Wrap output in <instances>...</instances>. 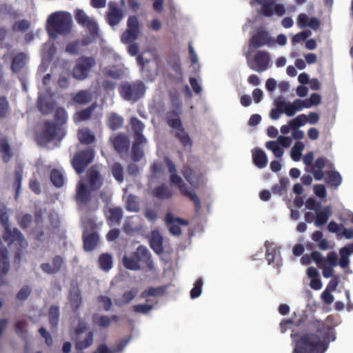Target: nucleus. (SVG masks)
<instances>
[{"mask_svg": "<svg viewBox=\"0 0 353 353\" xmlns=\"http://www.w3.org/2000/svg\"><path fill=\"white\" fill-rule=\"evenodd\" d=\"M78 139L82 143L89 144L94 141V135L86 128L80 129L77 133Z\"/></svg>", "mask_w": 353, "mask_h": 353, "instance_id": "58836bf2", "label": "nucleus"}, {"mask_svg": "<svg viewBox=\"0 0 353 353\" xmlns=\"http://www.w3.org/2000/svg\"><path fill=\"white\" fill-rule=\"evenodd\" d=\"M81 26L88 29L91 36V39H90L84 38L82 40L84 45H88L99 37V27L96 21L93 18L88 17V19L85 20Z\"/></svg>", "mask_w": 353, "mask_h": 353, "instance_id": "5701e85b", "label": "nucleus"}, {"mask_svg": "<svg viewBox=\"0 0 353 353\" xmlns=\"http://www.w3.org/2000/svg\"><path fill=\"white\" fill-rule=\"evenodd\" d=\"M137 61L139 65L141 67L143 74L150 78L148 74H145V72H149L150 68L148 65L150 63V61L148 59H145L142 55L137 57Z\"/></svg>", "mask_w": 353, "mask_h": 353, "instance_id": "0e129e2a", "label": "nucleus"}, {"mask_svg": "<svg viewBox=\"0 0 353 353\" xmlns=\"http://www.w3.org/2000/svg\"><path fill=\"white\" fill-rule=\"evenodd\" d=\"M168 123L170 127L172 128L175 136L179 139L183 146L190 147L192 143V140L188 134L182 128L179 119L177 117L172 119L170 116H168Z\"/></svg>", "mask_w": 353, "mask_h": 353, "instance_id": "2eb2a0df", "label": "nucleus"}, {"mask_svg": "<svg viewBox=\"0 0 353 353\" xmlns=\"http://www.w3.org/2000/svg\"><path fill=\"white\" fill-rule=\"evenodd\" d=\"M253 161L259 168H263L267 165L268 157L265 153L259 149H255L252 152Z\"/></svg>", "mask_w": 353, "mask_h": 353, "instance_id": "c9c22d12", "label": "nucleus"}, {"mask_svg": "<svg viewBox=\"0 0 353 353\" xmlns=\"http://www.w3.org/2000/svg\"><path fill=\"white\" fill-rule=\"evenodd\" d=\"M63 263V259L60 256H56L53 259L52 264L49 263H42L41 270L48 274H54L60 270Z\"/></svg>", "mask_w": 353, "mask_h": 353, "instance_id": "c85d7f7f", "label": "nucleus"}, {"mask_svg": "<svg viewBox=\"0 0 353 353\" xmlns=\"http://www.w3.org/2000/svg\"><path fill=\"white\" fill-rule=\"evenodd\" d=\"M0 274H6L10 270L8 262V252L6 249L0 251Z\"/></svg>", "mask_w": 353, "mask_h": 353, "instance_id": "37998d69", "label": "nucleus"}, {"mask_svg": "<svg viewBox=\"0 0 353 353\" xmlns=\"http://www.w3.org/2000/svg\"><path fill=\"white\" fill-rule=\"evenodd\" d=\"M81 298L77 290L72 291L69 295V301L71 307L76 310L81 303Z\"/></svg>", "mask_w": 353, "mask_h": 353, "instance_id": "864d4df0", "label": "nucleus"}, {"mask_svg": "<svg viewBox=\"0 0 353 353\" xmlns=\"http://www.w3.org/2000/svg\"><path fill=\"white\" fill-rule=\"evenodd\" d=\"M101 185V179L94 168L88 171L86 179L79 181L77 187V201L81 210L85 208L90 201L91 192L99 189Z\"/></svg>", "mask_w": 353, "mask_h": 353, "instance_id": "7ed1b4c3", "label": "nucleus"}, {"mask_svg": "<svg viewBox=\"0 0 353 353\" xmlns=\"http://www.w3.org/2000/svg\"><path fill=\"white\" fill-rule=\"evenodd\" d=\"M65 134L64 128L57 127L51 122H46L42 132L37 134L36 140L39 145H45L47 143L54 140L60 141Z\"/></svg>", "mask_w": 353, "mask_h": 353, "instance_id": "6e6552de", "label": "nucleus"}, {"mask_svg": "<svg viewBox=\"0 0 353 353\" xmlns=\"http://www.w3.org/2000/svg\"><path fill=\"white\" fill-rule=\"evenodd\" d=\"M99 263L103 270L108 271L112 267V256L108 254H103L99 257Z\"/></svg>", "mask_w": 353, "mask_h": 353, "instance_id": "09e8293b", "label": "nucleus"}, {"mask_svg": "<svg viewBox=\"0 0 353 353\" xmlns=\"http://www.w3.org/2000/svg\"><path fill=\"white\" fill-rule=\"evenodd\" d=\"M353 253V245L345 246L340 249V259L338 260L339 265L342 268H345L350 263L349 257Z\"/></svg>", "mask_w": 353, "mask_h": 353, "instance_id": "c756f323", "label": "nucleus"}, {"mask_svg": "<svg viewBox=\"0 0 353 353\" xmlns=\"http://www.w3.org/2000/svg\"><path fill=\"white\" fill-rule=\"evenodd\" d=\"M27 61L28 57L26 54L21 52L16 54L13 57L11 64L12 72H17L21 70L27 63Z\"/></svg>", "mask_w": 353, "mask_h": 353, "instance_id": "f704fd0d", "label": "nucleus"}, {"mask_svg": "<svg viewBox=\"0 0 353 353\" xmlns=\"http://www.w3.org/2000/svg\"><path fill=\"white\" fill-rule=\"evenodd\" d=\"M101 72L105 77L115 79L120 78L124 74V71L123 70L117 69L114 67L110 68L104 67L101 69Z\"/></svg>", "mask_w": 353, "mask_h": 353, "instance_id": "c03bdc74", "label": "nucleus"}, {"mask_svg": "<svg viewBox=\"0 0 353 353\" xmlns=\"http://www.w3.org/2000/svg\"><path fill=\"white\" fill-rule=\"evenodd\" d=\"M130 123L136 135V141L132 146V156L134 161L140 160L143 156V152L140 145L145 143V137L141 134L144 125L137 118H132Z\"/></svg>", "mask_w": 353, "mask_h": 353, "instance_id": "9d476101", "label": "nucleus"}, {"mask_svg": "<svg viewBox=\"0 0 353 353\" xmlns=\"http://www.w3.org/2000/svg\"><path fill=\"white\" fill-rule=\"evenodd\" d=\"M304 148L305 144L303 142H296L290 150V157L294 161H300Z\"/></svg>", "mask_w": 353, "mask_h": 353, "instance_id": "79ce46f5", "label": "nucleus"}, {"mask_svg": "<svg viewBox=\"0 0 353 353\" xmlns=\"http://www.w3.org/2000/svg\"><path fill=\"white\" fill-rule=\"evenodd\" d=\"M325 165V159L321 157L316 160L314 165L312 166L309 172H312L314 179L321 181L324 176L322 169Z\"/></svg>", "mask_w": 353, "mask_h": 353, "instance_id": "2f4dec72", "label": "nucleus"}, {"mask_svg": "<svg viewBox=\"0 0 353 353\" xmlns=\"http://www.w3.org/2000/svg\"><path fill=\"white\" fill-rule=\"evenodd\" d=\"M292 142L290 137L279 136L275 141H270L265 143L268 150H271L276 158H281L284 154L283 148H288Z\"/></svg>", "mask_w": 353, "mask_h": 353, "instance_id": "dca6fc26", "label": "nucleus"}, {"mask_svg": "<svg viewBox=\"0 0 353 353\" xmlns=\"http://www.w3.org/2000/svg\"><path fill=\"white\" fill-rule=\"evenodd\" d=\"M165 168L170 174V184L179 190L181 194L190 198L194 203L196 210L201 208V204L197 194L191 188H188L183 179L177 174L175 165L168 159L156 161L151 168V179L150 184L154 180H164L165 178Z\"/></svg>", "mask_w": 353, "mask_h": 353, "instance_id": "f257e3e1", "label": "nucleus"}, {"mask_svg": "<svg viewBox=\"0 0 353 353\" xmlns=\"http://www.w3.org/2000/svg\"><path fill=\"white\" fill-rule=\"evenodd\" d=\"M297 325V323L292 319L284 320L280 323V328L283 333L285 332L288 329L292 330L291 337L294 338L296 336L295 327Z\"/></svg>", "mask_w": 353, "mask_h": 353, "instance_id": "a18cd8bd", "label": "nucleus"}, {"mask_svg": "<svg viewBox=\"0 0 353 353\" xmlns=\"http://www.w3.org/2000/svg\"><path fill=\"white\" fill-rule=\"evenodd\" d=\"M157 303V301H150L148 299L147 300L146 303L143 304H137L134 305L133 310L134 312L137 313H141L143 314H148L151 310H152L154 307V305Z\"/></svg>", "mask_w": 353, "mask_h": 353, "instance_id": "a19ab883", "label": "nucleus"}, {"mask_svg": "<svg viewBox=\"0 0 353 353\" xmlns=\"http://www.w3.org/2000/svg\"><path fill=\"white\" fill-rule=\"evenodd\" d=\"M94 322L101 327H106L110 324L111 319L107 316H101L99 317H95Z\"/></svg>", "mask_w": 353, "mask_h": 353, "instance_id": "774afa93", "label": "nucleus"}, {"mask_svg": "<svg viewBox=\"0 0 353 353\" xmlns=\"http://www.w3.org/2000/svg\"><path fill=\"white\" fill-rule=\"evenodd\" d=\"M115 150L119 153H122L128 150L129 146V141L126 137L119 134L115 137L112 141Z\"/></svg>", "mask_w": 353, "mask_h": 353, "instance_id": "e433bc0d", "label": "nucleus"}, {"mask_svg": "<svg viewBox=\"0 0 353 353\" xmlns=\"http://www.w3.org/2000/svg\"><path fill=\"white\" fill-rule=\"evenodd\" d=\"M114 178L119 182L123 181V170L119 163H114L111 168Z\"/></svg>", "mask_w": 353, "mask_h": 353, "instance_id": "4d7b16f0", "label": "nucleus"}, {"mask_svg": "<svg viewBox=\"0 0 353 353\" xmlns=\"http://www.w3.org/2000/svg\"><path fill=\"white\" fill-rule=\"evenodd\" d=\"M0 152L2 154L3 160L8 161L10 159V148L6 140H1L0 142Z\"/></svg>", "mask_w": 353, "mask_h": 353, "instance_id": "e2e57ef3", "label": "nucleus"}, {"mask_svg": "<svg viewBox=\"0 0 353 353\" xmlns=\"http://www.w3.org/2000/svg\"><path fill=\"white\" fill-rule=\"evenodd\" d=\"M278 107L283 114L288 117H293L296 112H299L296 99L293 102L286 101L283 97H279L277 99Z\"/></svg>", "mask_w": 353, "mask_h": 353, "instance_id": "412c9836", "label": "nucleus"}, {"mask_svg": "<svg viewBox=\"0 0 353 353\" xmlns=\"http://www.w3.org/2000/svg\"><path fill=\"white\" fill-rule=\"evenodd\" d=\"M145 90V85L141 82L133 83H125L119 88L121 97L127 100L135 101L143 96Z\"/></svg>", "mask_w": 353, "mask_h": 353, "instance_id": "9b49d317", "label": "nucleus"}, {"mask_svg": "<svg viewBox=\"0 0 353 353\" xmlns=\"http://www.w3.org/2000/svg\"><path fill=\"white\" fill-rule=\"evenodd\" d=\"M165 222L171 234L178 235L181 232V226H186L187 222L179 218H174L168 214L165 217Z\"/></svg>", "mask_w": 353, "mask_h": 353, "instance_id": "b1692460", "label": "nucleus"}, {"mask_svg": "<svg viewBox=\"0 0 353 353\" xmlns=\"http://www.w3.org/2000/svg\"><path fill=\"white\" fill-rule=\"evenodd\" d=\"M72 19L66 12H55L50 14L47 20L46 30L51 38H56L58 34H63L70 31Z\"/></svg>", "mask_w": 353, "mask_h": 353, "instance_id": "20e7f679", "label": "nucleus"}, {"mask_svg": "<svg viewBox=\"0 0 353 353\" xmlns=\"http://www.w3.org/2000/svg\"><path fill=\"white\" fill-rule=\"evenodd\" d=\"M92 99V94L89 91L82 90L78 92L74 97V102L79 104H85Z\"/></svg>", "mask_w": 353, "mask_h": 353, "instance_id": "de8ad7c7", "label": "nucleus"}, {"mask_svg": "<svg viewBox=\"0 0 353 353\" xmlns=\"http://www.w3.org/2000/svg\"><path fill=\"white\" fill-rule=\"evenodd\" d=\"M246 58L249 68L258 72H264L272 65L270 54L266 51H259L252 58L246 55Z\"/></svg>", "mask_w": 353, "mask_h": 353, "instance_id": "1a4fd4ad", "label": "nucleus"}, {"mask_svg": "<svg viewBox=\"0 0 353 353\" xmlns=\"http://www.w3.org/2000/svg\"><path fill=\"white\" fill-rule=\"evenodd\" d=\"M37 105L43 114L51 112L54 107V100L51 93L47 92L46 94H40L38 99Z\"/></svg>", "mask_w": 353, "mask_h": 353, "instance_id": "4be33fe9", "label": "nucleus"}, {"mask_svg": "<svg viewBox=\"0 0 353 353\" xmlns=\"http://www.w3.org/2000/svg\"><path fill=\"white\" fill-rule=\"evenodd\" d=\"M109 11L107 16L108 23L111 26L118 24L123 18L121 10L117 7L116 4L110 3L109 4Z\"/></svg>", "mask_w": 353, "mask_h": 353, "instance_id": "393cba45", "label": "nucleus"}, {"mask_svg": "<svg viewBox=\"0 0 353 353\" xmlns=\"http://www.w3.org/2000/svg\"><path fill=\"white\" fill-rule=\"evenodd\" d=\"M266 248V259L270 265L279 266L281 262L279 248L275 243L267 241L265 243Z\"/></svg>", "mask_w": 353, "mask_h": 353, "instance_id": "aec40b11", "label": "nucleus"}, {"mask_svg": "<svg viewBox=\"0 0 353 353\" xmlns=\"http://www.w3.org/2000/svg\"><path fill=\"white\" fill-rule=\"evenodd\" d=\"M311 34L310 31H305L297 33L295 34L292 39V43L293 44L300 43L304 40H305L307 37H309Z\"/></svg>", "mask_w": 353, "mask_h": 353, "instance_id": "338daca9", "label": "nucleus"}, {"mask_svg": "<svg viewBox=\"0 0 353 353\" xmlns=\"http://www.w3.org/2000/svg\"><path fill=\"white\" fill-rule=\"evenodd\" d=\"M126 209L130 212H137L139 210V203L137 198L131 194L126 196Z\"/></svg>", "mask_w": 353, "mask_h": 353, "instance_id": "603ef678", "label": "nucleus"}, {"mask_svg": "<svg viewBox=\"0 0 353 353\" xmlns=\"http://www.w3.org/2000/svg\"><path fill=\"white\" fill-rule=\"evenodd\" d=\"M108 222L111 225L117 224L122 216L121 208H110L107 212Z\"/></svg>", "mask_w": 353, "mask_h": 353, "instance_id": "ea45409f", "label": "nucleus"}, {"mask_svg": "<svg viewBox=\"0 0 353 353\" xmlns=\"http://www.w3.org/2000/svg\"><path fill=\"white\" fill-rule=\"evenodd\" d=\"M96 107L97 103H93L89 108L77 112L73 117L74 121L77 123L83 121L88 120Z\"/></svg>", "mask_w": 353, "mask_h": 353, "instance_id": "4c0bfd02", "label": "nucleus"}, {"mask_svg": "<svg viewBox=\"0 0 353 353\" xmlns=\"http://www.w3.org/2000/svg\"><path fill=\"white\" fill-rule=\"evenodd\" d=\"M275 41L270 36L268 31L261 28L250 38V46L258 48L264 46L272 47L274 45Z\"/></svg>", "mask_w": 353, "mask_h": 353, "instance_id": "a211bd4d", "label": "nucleus"}, {"mask_svg": "<svg viewBox=\"0 0 353 353\" xmlns=\"http://www.w3.org/2000/svg\"><path fill=\"white\" fill-rule=\"evenodd\" d=\"M326 181L332 186L338 187L342 182V177L336 171H330L327 174Z\"/></svg>", "mask_w": 353, "mask_h": 353, "instance_id": "49530a36", "label": "nucleus"}, {"mask_svg": "<svg viewBox=\"0 0 353 353\" xmlns=\"http://www.w3.org/2000/svg\"><path fill=\"white\" fill-rule=\"evenodd\" d=\"M82 223L83 227L85 228L83 232V242H84V248L86 250H92L97 245L99 241V236L96 232L90 233L88 231V228H93V223H87L85 220L82 218Z\"/></svg>", "mask_w": 353, "mask_h": 353, "instance_id": "6ab92c4d", "label": "nucleus"}, {"mask_svg": "<svg viewBox=\"0 0 353 353\" xmlns=\"http://www.w3.org/2000/svg\"><path fill=\"white\" fill-rule=\"evenodd\" d=\"M315 213L314 224L316 226L319 227L327 223L332 215V209L330 206H325L319 208Z\"/></svg>", "mask_w": 353, "mask_h": 353, "instance_id": "bb28decb", "label": "nucleus"}, {"mask_svg": "<svg viewBox=\"0 0 353 353\" xmlns=\"http://www.w3.org/2000/svg\"><path fill=\"white\" fill-rule=\"evenodd\" d=\"M150 252L143 246H139L137 249L136 257L139 261H147L149 259Z\"/></svg>", "mask_w": 353, "mask_h": 353, "instance_id": "052dcab7", "label": "nucleus"}, {"mask_svg": "<svg viewBox=\"0 0 353 353\" xmlns=\"http://www.w3.org/2000/svg\"><path fill=\"white\" fill-rule=\"evenodd\" d=\"M123 264L126 268L132 270H137L140 268L139 260L131 257L125 256L123 258Z\"/></svg>", "mask_w": 353, "mask_h": 353, "instance_id": "13d9d810", "label": "nucleus"}, {"mask_svg": "<svg viewBox=\"0 0 353 353\" xmlns=\"http://www.w3.org/2000/svg\"><path fill=\"white\" fill-rule=\"evenodd\" d=\"M57 123L62 125L66 123L68 120V114L66 110L63 108H57L54 115Z\"/></svg>", "mask_w": 353, "mask_h": 353, "instance_id": "5fc2aeb1", "label": "nucleus"}, {"mask_svg": "<svg viewBox=\"0 0 353 353\" xmlns=\"http://www.w3.org/2000/svg\"><path fill=\"white\" fill-rule=\"evenodd\" d=\"M0 221L5 228L4 241L10 246L17 245V249L25 248L28 243L17 229L10 228L7 209L4 205H0Z\"/></svg>", "mask_w": 353, "mask_h": 353, "instance_id": "39448f33", "label": "nucleus"}, {"mask_svg": "<svg viewBox=\"0 0 353 353\" xmlns=\"http://www.w3.org/2000/svg\"><path fill=\"white\" fill-rule=\"evenodd\" d=\"M152 194L160 199H168L172 196L173 191L170 188L162 184L152 190Z\"/></svg>", "mask_w": 353, "mask_h": 353, "instance_id": "473e14b6", "label": "nucleus"}, {"mask_svg": "<svg viewBox=\"0 0 353 353\" xmlns=\"http://www.w3.org/2000/svg\"><path fill=\"white\" fill-rule=\"evenodd\" d=\"M318 334H306L301 335L296 341L293 353H324L328 343L335 339L332 328L319 330Z\"/></svg>", "mask_w": 353, "mask_h": 353, "instance_id": "f03ea898", "label": "nucleus"}, {"mask_svg": "<svg viewBox=\"0 0 353 353\" xmlns=\"http://www.w3.org/2000/svg\"><path fill=\"white\" fill-rule=\"evenodd\" d=\"M128 28L121 35L123 43H129L128 51L132 56L136 55L139 52L138 46L136 43H130L134 41L139 34V23L134 16L130 17L128 19Z\"/></svg>", "mask_w": 353, "mask_h": 353, "instance_id": "0eeeda50", "label": "nucleus"}, {"mask_svg": "<svg viewBox=\"0 0 353 353\" xmlns=\"http://www.w3.org/2000/svg\"><path fill=\"white\" fill-rule=\"evenodd\" d=\"M290 125H292V130L297 129L299 127L303 126L306 124L305 114H299L295 118L290 120Z\"/></svg>", "mask_w": 353, "mask_h": 353, "instance_id": "bf43d9fd", "label": "nucleus"}, {"mask_svg": "<svg viewBox=\"0 0 353 353\" xmlns=\"http://www.w3.org/2000/svg\"><path fill=\"white\" fill-rule=\"evenodd\" d=\"M150 241L153 250L157 254H161L163 251V239L159 231L154 230L152 232Z\"/></svg>", "mask_w": 353, "mask_h": 353, "instance_id": "72a5a7b5", "label": "nucleus"}, {"mask_svg": "<svg viewBox=\"0 0 353 353\" xmlns=\"http://www.w3.org/2000/svg\"><path fill=\"white\" fill-rule=\"evenodd\" d=\"M96 64L93 57H82L78 59L73 68V77L78 80L86 79L91 70V68Z\"/></svg>", "mask_w": 353, "mask_h": 353, "instance_id": "ddd939ff", "label": "nucleus"}, {"mask_svg": "<svg viewBox=\"0 0 353 353\" xmlns=\"http://www.w3.org/2000/svg\"><path fill=\"white\" fill-rule=\"evenodd\" d=\"M296 23L301 28L309 27L312 29H316L319 26V21L315 17H310L306 14H300L298 16Z\"/></svg>", "mask_w": 353, "mask_h": 353, "instance_id": "a878e982", "label": "nucleus"}, {"mask_svg": "<svg viewBox=\"0 0 353 353\" xmlns=\"http://www.w3.org/2000/svg\"><path fill=\"white\" fill-rule=\"evenodd\" d=\"M182 172L185 179L193 188H201L204 187L207 183V179L203 174L192 170L188 166H185Z\"/></svg>", "mask_w": 353, "mask_h": 353, "instance_id": "4468645a", "label": "nucleus"}, {"mask_svg": "<svg viewBox=\"0 0 353 353\" xmlns=\"http://www.w3.org/2000/svg\"><path fill=\"white\" fill-rule=\"evenodd\" d=\"M123 125V119L117 114L112 113L109 116L108 125L112 130H117Z\"/></svg>", "mask_w": 353, "mask_h": 353, "instance_id": "3c124183", "label": "nucleus"}, {"mask_svg": "<svg viewBox=\"0 0 353 353\" xmlns=\"http://www.w3.org/2000/svg\"><path fill=\"white\" fill-rule=\"evenodd\" d=\"M250 5L258 13L266 17L274 14L282 17L286 12L285 6L282 3H277L276 0H251Z\"/></svg>", "mask_w": 353, "mask_h": 353, "instance_id": "423d86ee", "label": "nucleus"}, {"mask_svg": "<svg viewBox=\"0 0 353 353\" xmlns=\"http://www.w3.org/2000/svg\"><path fill=\"white\" fill-rule=\"evenodd\" d=\"M307 275L310 279V286L314 290H319L322 288L323 284L319 278L318 270L312 267H310L307 270Z\"/></svg>", "mask_w": 353, "mask_h": 353, "instance_id": "cd10ccee", "label": "nucleus"}, {"mask_svg": "<svg viewBox=\"0 0 353 353\" xmlns=\"http://www.w3.org/2000/svg\"><path fill=\"white\" fill-rule=\"evenodd\" d=\"M137 288H132L125 291L121 298L114 299V303L119 307L128 304L138 294Z\"/></svg>", "mask_w": 353, "mask_h": 353, "instance_id": "7c9ffc66", "label": "nucleus"}, {"mask_svg": "<svg viewBox=\"0 0 353 353\" xmlns=\"http://www.w3.org/2000/svg\"><path fill=\"white\" fill-rule=\"evenodd\" d=\"M59 310L56 306H52L49 310V321L52 327H55L59 322Z\"/></svg>", "mask_w": 353, "mask_h": 353, "instance_id": "6e6d98bb", "label": "nucleus"}, {"mask_svg": "<svg viewBox=\"0 0 353 353\" xmlns=\"http://www.w3.org/2000/svg\"><path fill=\"white\" fill-rule=\"evenodd\" d=\"M202 286L203 281L200 279L196 281L193 288L191 290L190 296L192 299H196L201 295L202 292Z\"/></svg>", "mask_w": 353, "mask_h": 353, "instance_id": "680f3d73", "label": "nucleus"}, {"mask_svg": "<svg viewBox=\"0 0 353 353\" xmlns=\"http://www.w3.org/2000/svg\"><path fill=\"white\" fill-rule=\"evenodd\" d=\"M50 179L52 183L59 188L64 183V177L63 173L58 170H53L50 174Z\"/></svg>", "mask_w": 353, "mask_h": 353, "instance_id": "8fccbe9b", "label": "nucleus"}, {"mask_svg": "<svg viewBox=\"0 0 353 353\" xmlns=\"http://www.w3.org/2000/svg\"><path fill=\"white\" fill-rule=\"evenodd\" d=\"M325 264L327 263L332 267L337 266L339 265L337 254L334 252H329L325 259Z\"/></svg>", "mask_w": 353, "mask_h": 353, "instance_id": "69168bd1", "label": "nucleus"}, {"mask_svg": "<svg viewBox=\"0 0 353 353\" xmlns=\"http://www.w3.org/2000/svg\"><path fill=\"white\" fill-rule=\"evenodd\" d=\"M86 325L83 321H79L75 329L76 348L78 350H83L90 347L93 342V334L87 331Z\"/></svg>", "mask_w": 353, "mask_h": 353, "instance_id": "f8f14e48", "label": "nucleus"}, {"mask_svg": "<svg viewBox=\"0 0 353 353\" xmlns=\"http://www.w3.org/2000/svg\"><path fill=\"white\" fill-rule=\"evenodd\" d=\"M94 159V151L91 149L76 154L72 159V166L78 174L83 172L84 169Z\"/></svg>", "mask_w": 353, "mask_h": 353, "instance_id": "f3484780", "label": "nucleus"}]
</instances>
